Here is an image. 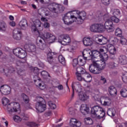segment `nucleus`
I'll return each mask as SVG.
<instances>
[{"instance_id": "79ce46f5", "label": "nucleus", "mask_w": 127, "mask_h": 127, "mask_svg": "<svg viewBox=\"0 0 127 127\" xmlns=\"http://www.w3.org/2000/svg\"><path fill=\"white\" fill-rule=\"evenodd\" d=\"M77 121H78L76 120V119L71 118L69 123V126L70 127H74V126H75V124H76Z\"/></svg>"}, {"instance_id": "6ab92c4d", "label": "nucleus", "mask_w": 127, "mask_h": 127, "mask_svg": "<svg viewBox=\"0 0 127 127\" xmlns=\"http://www.w3.org/2000/svg\"><path fill=\"white\" fill-rule=\"evenodd\" d=\"M107 48L111 56H112V55L114 56L115 54H116V53H117V50L116 49V48H115V46H114V45L112 44H109L107 45Z\"/></svg>"}, {"instance_id": "49530a36", "label": "nucleus", "mask_w": 127, "mask_h": 127, "mask_svg": "<svg viewBox=\"0 0 127 127\" xmlns=\"http://www.w3.org/2000/svg\"><path fill=\"white\" fill-rule=\"evenodd\" d=\"M91 116L93 119H100V116H98L95 112H91Z\"/></svg>"}, {"instance_id": "e2e57ef3", "label": "nucleus", "mask_w": 127, "mask_h": 127, "mask_svg": "<svg viewBox=\"0 0 127 127\" xmlns=\"http://www.w3.org/2000/svg\"><path fill=\"white\" fill-rule=\"evenodd\" d=\"M81 127V122L79 121H77L76 123L73 125V127Z\"/></svg>"}, {"instance_id": "20e7f679", "label": "nucleus", "mask_w": 127, "mask_h": 127, "mask_svg": "<svg viewBox=\"0 0 127 127\" xmlns=\"http://www.w3.org/2000/svg\"><path fill=\"white\" fill-rule=\"evenodd\" d=\"M80 57H81V56H79L78 59L73 60L72 66L74 69H76V74H84L86 73V70L79 65V63L78 62V59H80Z\"/></svg>"}, {"instance_id": "f03ea898", "label": "nucleus", "mask_w": 127, "mask_h": 127, "mask_svg": "<svg viewBox=\"0 0 127 127\" xmlns=\"http://www.w3.org/2000/svg\"><path fill=\"white\" fill-rule=\"evenodd\" d=\"M36 109L38 112H44L47 110L46 104L45 100L43 98L38 96L36 98Z\"/></svg>"}, {"instance_id": "6e6d98bb", "label": "nucleus", "mask_w": 127, "mask_h": 127, "mask_svg": "<svg viewBox=\"0 0 127 127\" xmlns=\"http://www.w3.org/2000/svg\"><path fill=\"white\" fill-rule=\"evenodd\" d=\"M107 114L109 117H115L116 112H107Z\"/></svg>"}, {"instance_id": "a18cd8bd", "label": "nucleus", "mask_w": 127, "mask_h": 127, "mask_svg": "<svg viewBox=\"0 0 127 127\" xmlns=\"http://www.w3.org/2000/svg\"><path fill=\"white\" fill-rule=\"evenodd\" d=\"M13 120L14 122H16V123H20V122H21L22 121L21 118L17 115L13 117Z\"/></svg>"}, {"instance_id": "6e6552de", "label": "nucleus", "mask_w": 127, "mask_h": 127, "mask_svg": "<svg viewBox=\"0 0 127 127\" xmlns=\"http://www.w3.org/2000/svg\"><path fill=\"white\" fill-rule=\"evenodd\" d=\"M71 12H72V11H69L68 12L66 13L65 14H64V17L63 18L64 23L66 25H71V24H72V23L75 21L74 20L70 21L71 18H75L77 19V17L72 15L71 14Z\"/></svg>"}, {"instance_id": "4c0bfd02", "label": "nucleus", "mask_w": 127, "mask_h": 127, "mask_svg": "<svg viewBox=\"0 0 127 127\" xmlns=\"http://www.w3.org/2000/svg\"><path fill=\"white\" fill-rule=\"evenodd\" d=\"M41 75L42 76L43 78L44 79H46L47 78V76L48 77H50V74L48 73V72L43 70L41 72Z\"/></svg>"}, {"instance_id": "3c124183", "label": "nucleus", "mask_w": 127, "mask_h": 127, "mask_svg": "<svg viewBox=\"0 0 127 127\" xmlns=\"http://www.w3.org/2000/svg\"><path fill=\"white\" fill-rule=\"evenodd\" d=\"M122 79L124 83H127V72L125 73L122 76Z\"/></svg>"}, {"instance_id": "ea45409f", "label": "nucleus", "mask_w": 127, "mask_h": 127, "mask_svg": "<svg viewBox=\"0 0 127 127\" xmlns=\"http://www.w3.org/2000/svg\"><path fill=\"white\" fill-rule=\"evenodd\" d=\"M110 20L111 21H113V22H115L116 23H119V22H120V19L117 18L116 16H113L111 17Z\"/></svg>"}, {"instance_id": "c03bdc74", "label": "nucleus", "mask_w": 127, "mask_h": 127, "mask_svg": "<svg viewBox=\"0 0 127 127\" xmlns=\"http://www.w3.org/2000/svg\"><path fill=\"white\" fill-rule=\"evenodd\" d=\"M32 72H33V73H34L35 76H36V77H37V75H38V74H39V69H38V68H37L36 67H34L32 69Z\"/></svg>"}, {"instance_id": "473e14b6", "label": "nucleus", "mask_w": 127, "mask_h": 127, "mask_svg": "<svg viewBox=\"0 0 127 127\" xmlns=\"http://www.w3.org/2000/svg\"><path fill=\"white\" fill-rule=\"evenodd\" d=\"M84 123L85 125H93L94 122L91 118L88 117L84 118Z\"/></svg>"}, {"instance_id": "338daca9", "label": "nucleus", "mask_w": 127, "mask_h": 127, "mask_svg": "<svg viewBox=\"0 0 127 127\" xmlns=\"http://www.w3.org/2000/svg\"><path fill=\"white\" fill-rule=\"evenodd\" d=\"M56 88H58V90H59L60 91H62V90L64 89V87H63V85L62 84H60Z\"/></svg>"}, {"instance_id": "774afa93", "label": "nucleus", "mask_w": 127, "mask_h": 127, "mask_svg": "<svg viewBox=\"0 0 127 127\" xmlns=\"http://www.w3.org/2000/svg\"><path fill=\"white\" fill-rule=\"evenodd\" d=\"M53 55H54V53L49 52L47 54V57H53Z\"/></svg>"}, {"instance_id": "423d86ee", "label": "nucleus", "mask_w": 127, "mask_h": 127, "mask_svg": "<svg viewBox=\"0 0 127 127\" xmlns=\"http://www.w3.org/2000/svg\"><path fill=\"white\" fill-rule=\"evenodd\" d=\"M97 54H98V51H92L90 52H86L85 54L82 53V56L84 60H92L95 61L94 59H97Z\"/></svg>"}, {"instance_id": "9b49d317", "label": "nucleus", "mask_w": 127, "mask_h": 127, "mask_svg": "<svg viewBox=\"0 0 127 127\" xmlns=\"http://www.w3.org/2000/svg\"><path fill=\"white\" fill-rule=\"evenodd\" d=\"M96 68L98 71V73L101 74L102 71L106 68V61H95Z\"/></svg>"}, {"instance_id": "680f3d73", "label": "nucleus", "mask_w": 127, "mask_h": 127, "mask_svg": "<svg viewBox=\"0 0 127 127\" xmlns=\"http://www.w3.org/2000/svg\"><path fill=\"white\" fill-rule=\"evenodd\" d=\"M44 27L45 28H49V27H50V24L47 22H45L44 23Z\"/></svg>"}, {"instance_id": "f704fd0d", "label": "nucleus", "mask_w": 127, "mask_h": 127, "mask_svg": "<svg viewBox=\"0 0 127 127\" xmlns=\"http://www.w3.org/2000/svg\"><path fill=\"white\" fill-rule=\"evenodd\" d=\"M84 78L87 82H91L92 81V76L90 74L87 73H84Z\"/></svg>"}, {"instance_id": "864d4df0", "label": "nucleus", "mask_w": 127, "mask_h": 127, "mask_svg": "<svg viewBox=\"0 0 127 127\" xmlns=\"http://www.w3.org/2000/svg\"><path fill=\"white\" fill-rule=\"evenodd\" d=\"M121 14V12H120L119 9H115L113 12L114 16H117V15H120Z\"/></svg>"}, {"instance_id": "a878e982", "label": "nucleus", "mask_w": 127, "mask_h": 127, "mask_svg": "<svg viewBox=\"0 0 127 127\" xmlns=\"http://www.w3.org/2000/svg\"><path fill=\"white\" fill-rule=\"evenodd\" d=\"M119 63L122 65H126L127 64V59L126 56H120L119 57Z\"/></svg>"}, {"instance_id": "aec40b11", "label": "nucleus", "mask_w": 127, "mask_h": 127, "mask_svg": "<svg viewBox=\"0 0 127 127\" xmlns=\"http://www.w3.org/2000/svg\"><path fill=\"white\" fill-rule=\"evenodd\" d=\"M76 13L78 14L77 18L81 20V22H83L84 20L86 19V12L85 11L80 12L77 11Z\"/></svg>"}, {"instance_id": "39448f33", "label": "nucleus", "mask_w": 127, "mask_h": 127, "mask_svg": "<svg viewBox=\"0 0 127 127\" xmlns=\"http://www.w3.org/2000/svg\"><path fill=\"white\" fill-rule=\"evenodd\" d=\"M39 35L41 39L49 41L50 43H53L56 39V37L49 32H46L44 34L40 33Z\"/></svg>"}, {"instance_id": "393cba45", "label": "nucleus", "mask_w": 127, "mask_h": 127, "mask_svg": "<svg viewBox=\"0 0 127 127\" xmlns=\"http://www.w3.org/2000/svg\"><path fill=\"white\" fill-rule=\"evenodd\" d=\"M97 57H100L103 60V61H106V59H108L109 58V56L106 53H104L103 54H101L100 52L98 51V54H97Z\"/></svg>"}, {"instance_id": "2eb2a0df", "label": "nucleus", "mask_w": 127, "mask_h": 127, "mask_svg": "<svg viewBox=\"0 0 127 127\" xmlns=\"http://www.w3.org/2000/svg\"><path fill=\"white\" fill-rule=\"evenodd\" d=\"M10 87L7 85H2L0 88V92L2 95H5V96L9 95L10 94Z\"/></svg>"}, {"instance_id": "8fccbe9b", "label": "nucleus", "mask_w": 127, "mask_h": 127, "mask_svg": "<svg viewBox=\"0 0 127 127\" xmlns=\"http://www.w3.org/2000/svg\"><path fill=\"white\" fill-rule=\"evenodd\" d=\"M93 40L94 42H95L97 44H100L101 38H100L99 37L95 36L93 37Z\"/></svg>"}, {"instance_id": "c85d7f7f", "label": "nucleus", "mask_w": 127, "mask_h": 127, "mask_svg": "<svg viewBox=\"0 0 127 127\" xmlns=\"http://www.w3.org/2000/svg\"><path fill=\"white\" fill-rule=\"evenodd\" d=\"M78 96L81 101H86L87 99H89V97H88L87 95L85 93H83L82 92L78 94Z\"/></svg>"}, {"instance_id": "de8ad7c7", "label": "nucleus", "mask_w": 127, "mask_h": 127, "mask_svg": "<svg viewBox=\"0 0 127 127\" xmlns=\"http://www.w3.org/2000/svg\"><path fill=\"white\" fill-rule=\"evenodd\" d=\"M27 126L29 127H37V124L34 122L27 123Z\"/></svg>"}, {"instance_id": "ddd939ff", "label": "nucleus", "mask_w": 127, "mask_h": 127, "mask_svg": "<svg viewBox=\"0 0 127 127\" xmlns=\"http://www.w3.org/2000/svg\"><path fill=\"white\" fill-rule=\"evenodd\" d=\"M41 27V23L40 21L37 20L33 25H32V31L34 33H35L36 35H39L40 34V32L37 29V28Z\"/></svg>"}, {"instance_id": "2f4dec72", "label": "nucleus", "mask_w": 127, "mask_h": 127, "mask_svg": "<svg viewBox=\"0 0 127 127\" xmlns=\"http://www.w3.org/2000/svg\"><path fill=\"white\" fill-rule=\"evenodd\" d=\"M19 115L24 121H28V119L29 118V116L27 114H25L24 112H19Z\"/></svg>"}, {"instance_id": "cd10ccee", "label": "nucleus", "mask_w": 127, "mask_h": 127, "mask_svg": "<svg viewBox=\"0 0 127 127\" xmlns=\"http://www.w3.org/2000/svg\"><path fill=\"white\" fill-rule=\"evenodd\" d=\"M105 112L103 108L99 106H95L91 108V112Z\"/></svg>"}, {"instance_id": "0e129e2a", "label": "nucleus", "mask_w": 127, "mask_h": 127, "mask_svg": "<svg viewBox=\"0 0 127 127\" xmlns=\"http://www.w3.org/2000/svg\"><path fill=\"white\" fill-rule=\"evenodd\" d=\"M9 70L10 72V75H11V73H14V72H15V68H13V67H10L9 68Z\"/></svg>"}, {"instance_id": "f3484780", "label": "nucleus", "mask_w": 127, "mask_h": 127, "mask_svg": "<svg viewBox=\"0 0 127 127\" xmlns=\"http://www.w3.org/2000/svg\"><path fill=\"white\" fill-rule=\"evenodd\" d=\"M13 37L16 40H20L21 39V32L17 28H15L13 31Z\"/></svg>"}, {"instance_id": "7c9ffc66", "label": "nucleus", "mask_w": 127, "mask_h": 127, "mask_svg": "<svg viewBox=\"0 0 127 127\" xmlns=\"http://www.w3.org/2000/svg\"><path fill=\"white\" fill-rule=\"evenodd\" d=\"M108 38H106V37L102 36V38H100V45H105V44H107L108 43Z\"/></svg>"}, {"instance_id": "603ef678", "label": "nucleus", "mask_w": 127, "mask_h": 127, "mask_svg": "<svg viewBox=\"0 0 127 127\" xmlns=\"http://www.w3.org/2000/svg\"><path fill=\"white\" fill-rule=\"evenodd\" d=\"M120 43L123 45H127V40L126 39L122 38L120 40Z\"/></svg>"}, {"instance_id": "7ed1b4c3", "label": "nucleus", "mask_w": 127, "mask_h": 127, "mask_svg": "<svg viewBox=\"0 0 127 127\" xmlns=\"http://www.w3.org/2000/svg\"><path fill=\"white\" fill-rule=\"evenodd\" d=\"M90 30L91 32L102 33L106 30V28L102 23H95L91 25Z\"/></svg>"}, {"instance_id": "052dcab7", "label": "nucleus", "mask_w": 127, "mask_h": 127, "mask_svg": "<svg viewBox=\"0 0 127 127\" xmlns=\"http://www.w3.org/2000/svg\"><path fill=\"white\" fill-rule=\"evenodd\" d=\"M60 84V81L59 80L56 81L54 83V88L57 87Z\"/></svg>"}, {"instance_id": "b1692460", "label": "nucleus", "mask_w": 127, "mask_h": 127, "mask_svg": "<svg viewBox=\"0 0 127 127\" xmlns=\"http://www.w3.org/2000/svg\"><path fill=\"white\" fill-rule=\"evenodd\" d=\"M83 43L85 46H92L93 45V41L91 40L90 38H83Z\"/></svg>"}, {"instance_id": "f257e3e1", "label": "nucleus", "mask_w": 127, "mask_h": 127, "mask_svg": "<svg viewBox=\"0 0 127 127\" xmlns=\"http://www.w3.org/2000/svg\"><path fill=\"white\" fill-rule=\"evenodd\" d=\"M1 101L3 106L6 107V109L8 112H19L20 111V105L18 102H12L8 104L9 100L6 97H3Z\"/></svg>"}, {"instance_id": "4be33fe9", "label": "nucleus", "mask_w": 127, "mask_h": 127, "mask_svg": "<svg viewBox=\"0 0 127 127\" xmlns=\"http://www.w3.org/2000/svg\"><path fill=\"white\" fill-rule=\"evenodd\" d=\"M45 40L43 39L39 40V41H37V45L39 46V48L41 50H44V48L46 47V45L45 44Z\"/></svg>"}, {"instance_id": "bf43d9fd", "label": "nucleus", "mask_w": 127, "mask_h": 127, "mask_svg": "<svg viewBox=\"0 0 127 127\" xmlns=\"http://www.w3.org/2000/svg\"><path fill=\"white\" fill-rule=\"evenodd\" d=\"M47 61L50 64L53 63V57H47Z\"/></svg>"}, {"instance_id": "412c9836", "label": "nucleus", "mask_w": 127, "mask_h": 127, "mask_svg": "<svg viewBox=\"0 0 127 127\" xmlns=\"http://www.w3.org/2000/svg\"><path fill=\"white\" fill-rule=\"evenodd\" d=\"M19 26H20L21 29L23 30H25L27 27H28V24L27 23V20L25 19H22L20 22L19 23Z\"/></svg>"}, {"instance_id": "c756f323", "label": "nucleus", "mask_w": 127, "mask_h": 127, "mask_svg": "<svg viewBox=\"0 0 127 127\" xmlns=\"http://www.w3.org/2000/svg\"><path fill=\"white\" fill-rule=\"evenodd\" d=\"M80 110L81 112H89L90 111V109L87 104H82Z\"/></svg>"}, {"instance_id": "58836bf2", "label": "nucleus", "mask_w": 127, "mask_h": 127, "mask_svg": "<svg viewBox=\"0 0 127 127\" xmlns=\"http://www.w3.org/2000/svg\"><path fill=\"white\" fill-rule=\"evenodd\" d=\"M107 65L110 69H114L117 67V64L114 62H109L107 64Z\"/></svg>"}, {"instance_id": "69168bd1", "label": "nucleus", "mask_w": 127, "mask_h": 127, "mask_svg": "<svg viewBox=\"0 0 127 127\" xmlns=\"http://www.w3.org/2000/svg\"><path fill=\"white\" fill-rule=\"evenodd\" d=\"M106 115V113L105 112H102L100 114V115H98L100 116V119H98V120H101V119H103L104 117H105Z\"/></svg>"}, {"instance_id": "5701e85b", "label": "nucleus", "mask_w": 127, "mask_h": 127, "mask_svg": "<svg viewBox=\"0 0 127 127\" xmlns=\"http://www.w3.org/2000/svg\"><path fill=\"white\" fill-rule=\"evenodd\" d=\"M109 93L112 97H115L117 96V89L115 88L114 86H111L109 87L108 89Z\"/></svg>"}, {"instance_id": "37998d69", "label": "nucleus", "mask_w": 127, "mask_h": 127, "mask_svg": "<svg viewBox=\"0 0 127 127\" xmlns=\"http://www.w3.org/2000/svg\"><path fill=\"white\" fill-rule=\"evenodd\" d=\"M48 105L49 106L51 109H52V110H55V109H56V105L53 103L52 101H49L48 102Z\"/></svg>"}, {"instance_id": "a19ab883", "label": "nucleus", "mask_w": 127, "mask_h": 127, "mask_svg": "<svg viewBox=\"0 0 127 127\" xmlns=\"http://www.w3.org/2000/svg\"><path fill=\"white\" fill-rule=\"evenodd\" d=\"M123 32H122V30L120 29V28H117L115 30V34L117 35V36H119L121 37L122 36Z\"/></svg>"}, {"instance_id": "c9c22d12", "label": "nucleus", "mask_w": 127, "mask_h": 127, "mask_svg": "<svg viewBox=\"0 0 127 127\" xmlns=\"http://www.w3.org/2000/svg\"><path fill=\"white\" fill-rule=\"evenodd\" d=\"M74 89H75L77 93H80L82 92V88H81V85L79 84H76L75 86H74Z\"/></svg>"}, {"instance_id": "a211bd4d", "label": "nucleus", "mask_w": 127, "mask_h": 127, "mask_svg": "<svg viewBox=\"0 0 127 127\" xmlns=\"http://www.w3.org/2000/svg\"><path fill=\"white\" fill-rule=\"evenodd\" d=\"M24 49L27 52H35L36 51V46L35 45H25Z\"/></svg>"}, {"instance_id": "13d9d810", "label": "nucleus", "mask_w": 127, "mask_h": 127, "mask_svg": "<svg viewBox=\"0 0 127 127\" xmlns=\"http://www.w3.org/2000/svg\"><path fill=\"white\" fill-rule=\"evenodd\" d=\"M76 75L77 79L78 80V81H82V79H84L82 77V76L81 75H82V74H78V73H75Z\"/></svg>"}, {"instance_id": "09e8293b", "label": "nucleus", "mask_w": 127, "mask_h": 127, "mask_svg": "<svg viewBox=\"0 0 127 127\" xmlns=\"http://www.w3.org/2000/svg\"><path fill=\"white\" fill-rule=\"evenodd\" d=\"M23 97L24 102H25L26 104H28L29 102V98H28V96H27L25 94H23Z\"/></svg>"}, {"instance_id": "72a5a7b5", "label": "nucleus", "mask_w": 127, "mask_h": 127, "mask_svg": "<svg viewBox=\"0 0 127 127\" xmlns=\"http://www.w3.org/2000/svg\"><path fill=\"white\" fill-rule=\"evenodd\" d=\"M58 60L61 64L63 65H65V63H66V61H65V58H64L63 56L60 55L58 57Z\"/></svg>"}, {"instance_id": "e433bc0d", "label": "nucleus", "mask_w": 127, "mask_h": 127, "mask_svg": "<svg viewBox=\"0 0 127 127\" xmlns=\"http://www.w3.org/2000/svg\"><path fill=\"white\" fill-rule=\"evenodd\" d=\"M120 94L123 98H127V90L126 89H122L120 91Z\"/></svg>"}, {"instance_id": "4468645a", "label": "nucleus", "mask_w": 127, "mask_h": 127, "mask_svg": "<svg viewBox=\"0 0 127 127\" xmlns=\"http://www.w3.org/2000/svg\"><path fill=\"white\" fill-rule=\"evenodd\" d=\"M7 18L5 16L2 17V20H0V31H3V32L6 31V28H7V25L5 22Z\"/></svg>"}, {"instance_id": "bb28decb", "label": "nucleus", "mask_w": 127, "mask_h": 127, "mask_svg": "<svg viewBox=\"0 0 127 127\" xmlns=\"http://www.w3.org/2000/svg\"><path fill=\"white\" fill-rule=\"evenodd\" d=\"M0 72H1V73H4L7 77L10 75V72H9V68H7L6 67L0 66Z\"/></svg>"}, {"instance_id": "f8f14e48", "label": "nucleus", "mask_w": 127, "mask_h": 127, "mask_svg": "<svg viewBox=\"0 0 127 127\" xmlns=\"http://www.w3.org/2000/svg\"><path fill=\"white\" fill-rule=\"evenodd\" d=\"M59 42L61 44H63V42H64L65 44H68L71 42V39L68 35H61L59 37Z\"/></svg>"}, {"instance_id": "0eeeda50", "label": "nucleus", "mask_w": 127, "mask_h": 127, "mask_svg": "<svg viewBox=\"0 0 127 127\" xmlns=\"http://www.w3.org/2000/svg\"><path fill=\"white\" fill-rule=\"evenodd\" d=\"M26 52H27V51H26L25 49L23 50L19 48L15 49L13 50V54L21 59H24L26 57Z\"/></svg>"}, {"instance_id": "1a4fd4ad", "label": "nucleus", "mask_w": 127, "mask_h": 127, "mask_svg": "<svg viewBox=\"0 0 127 127\" xmlns=\"http://www.w3.org/2000/svg\"><path fill=\"white\" fill-rule=\"evenodd\" d=\"M108 14H105L104 15V19L106 20L104 24V27L105 29H107L108 32H113L115 30V27L113 26V22L110 19H106V16H107Z\"/></svg>"}, {"instance_id": "9d476101", "label": "nucleus", "mask_w": 127, "mask_h": 127, "mask_svg": "<svg viewBox=\"0 0 127 127\" xmlns=\"http://www.w3.org/2000/svg\"><path fill=\"white\" fill-rule=\"evenodd\" d=\"M53 7L50 8V10L53 12H55V13H59L64 11V8L61 5L54 3H53Z\"/></svg>"}, {"instance_id": "5fc2aeb1", "label": "nucleus", "mask_w": 127, "mask_h": 127, "mask_svg": "<svg viewBox=\"0 0 127 127\" xmlns=\"http://www.w3.org/2000/svg\"><path fill=\"white\" fill-rule=\"evenodd\" d=\"M101 1L104 5H109L110 4V0H101Z\"/></svg>"}, {"instance_id": "dca6fc26", "label": "nucleus", "mask_w": 127, "mask_h": 127, "mask_svg": "<svg viewBox=\"0 0 127 127\" xmlns=\"http://www.w3.org/2000/svg\"><path fill=\"white\" fill-rule=\"evenodd\" d=\"M89 70L90 73H92V74H95L96 75L99 74L95 61H92V64L89 67Z\"/></svg>"}, {"instance_id": "4d7b16f0", "label": "nucleus", "mask_w": 127, "mask_h": 127, "mask_svg": "<svg viewBox=\"0 0 127 127\" xmlns=\"http://www.w3.org/2000/svg\"><path fill=\"white\" fill-rule=\"evenodd\" d=\"M26 63V60H24V61H19L17 62L16 63L17 66H21V64H23V63Z\"/></svg>"}]
</instances>
